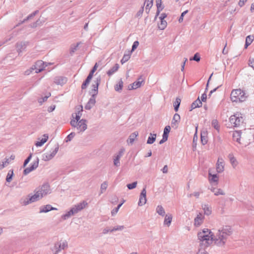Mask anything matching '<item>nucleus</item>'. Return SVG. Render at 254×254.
Masks as SVG:
<instances>
[{
  "label": "nucleus",
  "instance_id": "obj_1",
  "mask_svg": "<svg viewBox=\"0 0 254 254\" xmlns=\"http://www.w3.org/2000/svg\"><path fill=\"white\" fill-rule=\"evenodd\" d=\"M233 230L229 226L220 227L213 233V244L220 248H225Z\"/></svg>",
  "mask_w": 254,
  "mask_h": 254
},
{
  "label": "nucleus",
  "instance_id": "obj_2",
  "mask_svg": "<svg viewBox=\"0 0 254 254\" xmlns=\"http://www.w3.org/2000/svg\"><path fill=\"white\" fill-rule=\"evenodd\" d=\"M197 238L200 244L205 247L213 244V233L210 229L205 228L198 232Z\"/></svg>",
  "mask_w": 254,
  "mask_h": 254
},
{
  "label": "nucleus",
  "instance_id": "obj_3",
  "mask_svg": "<svg viewBox=\"0 0 254 254\" xmlns=\"http://www.w3.org/2000/svg\"><path fill=\"white\" fill-rule=\"evenodd\" d=\"M88 205V203L86 201H82L77 204L73 206L70 209L66 212V213L62 215L61 218L63 220H65L74 214L77 213L82 209L85 208Z\"/></svg>",
  "mask_w": 254,
  "mask_h": 254
},
{
  "label": "nucleus",
  "instance_id": "obj_4",
  "mask_svg": "<svg viewBox=\"0 0 254 254\" xmlns=\"http://www.w3.org/2000/svg\"><path fill=\"white\" fill-rule=\"evenodd\" d=\"M51 192V190L50 185L48 183H45L35 190L34 195L36 197L37 200H39Z\"/></svg>",
  "mask_w": 254,
  "mask_h": 254
},
{
  "label": "nucleus",
  "instance_id": "obj_5",
  "mask_svg": "<svg viewBox=\"0 0 254 254\" xmlns=\"http://www.w3.org/2000/svg\"><path fill=\"white\" fill-rule=\"evenodd\" d=\"M70 124L72 127L76 129L78 133L84 132L87 128V121L85 119L78 121L71 120Z\"/></svg>",
  "mask_w": 254,
  "mask_h": 254
},
{
  "label": "nucleus",
  "instance_id": "obj_6",
  "mask_svg": "<svg viewBox=\"0 0 254 254\" xmlns=\"http://www.w3.org/2000/svg\"><path fill=\"white\" fill-rule=\"evenodd\" d=\"M245 93L240 89L233 90L231 93V99L233 102H242L246 100Z\"/></svg>",
  "mask_w": 254,
  "mask_h": 254
},
{
  "label": "nucleus",
  "instance_id": "obj_7",
  "mask_svg": "<svg viewBox=\"0 0 254 254\" xmlns=\"http://www.w3.org/2000/svg\"><path fill=\"white\" fill-rule=\"evenodd\" d=\"M229 121L233 127H239L243 123V116L241 113H236L230 117Z\"/></svg>",
  "mask_w": 254,
  "mask_h": 254
},
{
  "label": "nucleus",
  "instance_id": "obj_8",
  "mask_svg": "<svg viewBox=\"0 0 254 254\" xmlns=\"http://www.w3.org/2000/svg\"><path fill=\"white\" fill-rule=\"evenodd\" d=\"M67 247V242L65 240H60L57 242L52 248V251L53 254H58L62 250L65 249Z\"/></svg>",
  "mask_w": 254,
  "mask_h": 254
},
{
  "label": "nucleus",
  "instance_id": "obj_9",
  "mask_svg": "<svg viewBox=\"0 0 254 254\" xmlns=\"http://www.w3.org/2000/svg\"><path fill=\"white\" fill-rule=\"evenodd\" d=\"M38 201L34 194H29L27 196L22 197L19 200V203L22 206H26L29 204Z\"/></svg>",
  "mask_w": 254,
  "mask_h": 254
},
{
  "label": "nucleus",
  "instance_id": "obj_10",
  "mask_svg": "<svg viewBox=\"0 0 254 254\" xmlns=\"http://www.w3.org/2000/svg\"><path fill=\"white\" fill-rule=\"evenodd\" d=\"M59 150V146L56 145L52 148L49 152L44 153L42 155V160L48 161L51 160L57 153Z\"/></svg>",
  "mask_w": 254,
  "mask_h": 254
},
{
  "label": "nucleus",
  "instance_id": "obj_11",
  "mask_svg": "<svg viewBox=\"0 0 254 254\" xmlns=\"http://www.w3.org/2000/svg\"><path fill=\"white\" fill-rule=\"evenodd\" d=\"M47 66V63H44L42 61H38L32 66L33 67L34 69L35 70V72L38 73L44 70L45 68Z\"/></svg>",
  "mask_w": 254,
  "mask_h": 254
},
{
  "label": "nucleus",
  "instance_id": "obj_12",
  "mask_svg": "<svg viewBox=\"0 0 254 254\" xmlns=\"http://www.w3.org/2000/svg\"><path fill=\"white\" fill-rule=\"evenodd\" d=\"M204 220V215L202 213L199 212L194 219L193 225L195 227H199L203 224Z\"/></svg>",
  "mask_w": 254,
  "mask_h": 254
},
{
  "label": "nucleus",
  "instance_id": "obj_13",
  "mask_svg": "<svg viewBox=\"0 0 254 254\" xmlns=\"http://www.w3.org/2000/svg\"><path fill=\"white\" fill-rule=\"evenodd\" d=\"M225 161L221 157H219L216 165V171L218 173H222L224 171Z\"/></svg>",
  "mask_w": 254,
  "mask_h": 254
},
{
  "label": "nucleus",
  "instance_id": "obj_14",
  "mask_svg": "<svg viewBox=\"0 0 254 254\" xmlns=\"http://www.w3.org/2000/svg\"><path fill=\"white\" fill-rule=\"evenodd\" d=\"M208 180L211 185L216 186L218 183L219 176L217 174H212L211 170H209Z\"/></svg>",
  "mask_w": 254,
  "mask_h": 254
},
{
  "label": "nucleus",
  "instance_id": "obj_15",
  "mask_svg": "<svg viewBox=\"0 0 254 254\" xmlns=\"http://www.w3.org/2000/svg\"><path fill=\"white\" fill-rule=\"evenodd\" d=\"M39 158H37L36 160L33 161L29 167L26 168L23 171V174L26 175L32 171L35 170L39 165Z\"/></svg>",
  "mask_w": 254,
  "mask_h": 254
},
{
  "label": "nucleus",
  "instance_id": "obj_16",
  "mask_svg": "<svg viewBox=\"0 0 254 254\" xmlns=\"http://www.w3.org/2000/svg\"><path fill=\"white\" fill-rule=\"evenodd\" d=\"M146 190L145 188H143L141 190L139 196V199L138 202L139 206H142L146 203Z\"/></svg>",
  "mask_w": 254,
  "mask_h": 254
},
{
  "label": "nucleus",
  "instance_id": "obj_17",
  "mask_svg": "<svg viewBox=\"0 0 254 254\" xmlns=\"http://www.w3.org/2000/svg\"><path fill=\"white\" fill-rule=\"evenodd\" d=\"M228 158L230 161V163L233 169H236L239 165V162L237 158L235 157L233 153H229L228 155Z\"/></svg>",
  "mask_w": 254,
  "mask_h": 254
},
{
  "label": "nucleus",
  "instance_id": "obj_18",
  "mask_svg": "<svg viewBox=\"0 0 254 254\" xmlns=\"http://www.w3.org/2000/svg\"><path fill=\"white\" fill-rule=\"evenodd\" d=\"M125 151L124 149H121L119 152L114 156V164L116 166H119L120 165V159L123 156Z\"/></svg>",
  "mask_w": 254,
  "mask_h": 254
},
{
  "label": "nucleus",
  "instance_id": "obj_19",
  "mask_svg": "<svg viewBox=\"0 0 254 254\" xmlns=\"http://www.w3.org/2000/svg\"><path fill=\"white\" fill-rule=\"evenodd\" d=\"M165 218L163 222V225L167 227H169L172 223L173 215L171 213H167L165 215Z\"/></svg>",
  "mask_w": 254,
  "mask_h": 254
},
{
  "label": "nucleus",
  "instance_id": "obj_20",
  "mask_svg": "<svg viewBox=\"0 0 254 254\" xmlns=\"http://www.w3.org/2000/svg\"><path fill=\"white\" fill-rule=\"evenodd\" d=\"M201 208L203 211L204 214L206 216H209L212 213L211 206L207 204H203L201 205Z\"/></svg>",
  "mask_w": 254,
  "mask_h": 254
},
{
  "label": "nucleus",
  "instance_id": "obj_21",
  "mask_svg": "<svg viewBox=\"0 0 254 254\" xmlns=\"http://www.w3.org/2000/svg\"><path fill=\"white\" fill-rule=\"evenodd\" d=\"M57 210V208L55 207H52L51 205L48 204L44 206H42L40 207V211L39 212L40 213H46L48 212L51 210Z\"/></svg>",
  "mask_w": 254,
  "mask_h": 254
},
{
  "label": "nucleus",
  "instance_id": "obj_22",
  "mask_svg": "<svg viewBox=\"0 0 254 254\" xmlns=\"http://www.w3.org/2000/svg\"><path fill=\"white\" fill-rule=\"evenodd\" d=\"M78 110V111L76 113L72 114L71 120H74L75 121L81 120L80 118L82 116V107L80 106Z\"/></svg>",
  "mask_w": 254,
  "mask_h": 254
},
{
  "label": "nucleus",
  "instance_id": "obj_23",
  "mask_svg": "<svg viewBox=\"0 0 254 254\" xmlns=\"http://www.w3.org/2000/svg\"><path fill=\"white\" fill-rule=\"evenodd\" d=\"M66 81V78L62 76L56 77L54 79V82L57 85H63L65 84Z\"/></svg>",
  "mask_w": 254,
  "mask_h": 254
},
{
  "label": "nucleus",
  "instance_id": "obj_24",
  "mask_svg": "<svg viewBox=\"0 0 254 254\" xmlns=\"http://www.w3.org/2000/svg\"><path fill=\"white\" fill-rule=\"evenodd\" d=\"M138 135V132L137 131H134L131 133L129 136L128 139L127 140V142L128 144H132L135 138Z\"/></svg>",
  "mask_w": 254,
  "mask_h": 254
},
{
  "label": "nucleus",
  "instance_id": "obj_25",
  "mask_svg": "<svg viewBox=\"0 0 254 254\" xmlns=\"http://www.w3.org/2000/svg\"><path fill=\"white\" fill-rule=\"evenodd\" d=\"M210 189L211 191L214 193L215 195L218 196L225 194V192L221 189L216 188L212 186Z\"/></svg>",
  "mask_w": 254,
  "mask_h": 254
},
{
  "label": "nucleus",
  "instance_id": "obj_26",
  "mask_svg": "<svg viewBox=\"0 0 254 254\" xmlns=\"http://www.w3.org/2000/svg\"><path fill=\"white\" fill-rule=\"evenodd\" d=\"M140 79H141V77L139 78V79H138V80H140ZM142 82H143L142 80H141V81L138 80V81L134 82L131 85H130L131 87H128L129 89V90L135 89H137V88L140 87L141 86Z\"/></svg>",
  "mask_w": 254,
  "mask_h": 254
},
{
  "label": "nucleus",
  "instance_id": "obj_27",
  "mask_svg": "<svg viewBox=\"0 0 254 254\" xmlns=\"http://www.w3.org/2000/svg\"><path fill=\"white\" fill-rule=\"evenodd\" d=\"M153 3V0H145L144 5H145L146 12L148 13L150 9L152 7Z\"/></svg>",
  "mask_w": 254,
  "mask_h": 254
},
{
  "label": "nucleus",
  "instance_id": "obj_28",
  "mask_svg": "<svg viewBox=\"0 0 254 254\" xmlns=\"http://www.w3.org/2000/svg\"><path fill=\"white\" fill-rule=\"evenodd\" d=\"M180 121V116L178 114H175L174 116L172 121V127H177L179 122Z\"/></svg>",
  "mask_w": 254,
  "mask_h": 254
},
{
  "label": "nucleus",
  "instance_id": "obj_29",
  "mask_svg": "<svg viewBox=\"0 0 254 254\" xmlns=\"http://www.w3.org/2000/svg\"><path fill=\"white\" fill-rule=\"evenodd\" d=\"M119 68V65L118 64H115L114 66L111 68L107 72L108 76H110L116 72Z\"/></svg>",
  "mask_w": 254,
  "mask_h": 254
},
{
  "label": "nucleus",
  "instance_id": "obj_30",
  "mask_svg": "<svg viewBox=\"0 0 254 254\" xmlns=\"http://www.w3.org/2000/svg\"><path fill=\"white\" fill-rule=\"evenodd\" d=\"M43 136L44 138H42L40 141H38L35 143V145L37 147L42 146L48 140V135L46 134H45Z\"/></svg>",
  "mask_w": 254,
  "mask_h": 254
},
{
  "label": "nucleus",
  "instance_id": "obj_31",
  "mask_svg": "<svg viewBox=\"0 0 254 254\" xmlns=\"http://www.w3.org/2000/svg\"><path fill=\"white\" fill-rule=\"evenodd\" d=\"M241 136V132L240 131H235L233 133V140L239 143H240Z\"/></svg>",
  "mask_w": 254,
  "mask_h": 254
},
{
  "label": "nucleus",
  "instance_id": "obj_32",
  "mask_svg": "<svg viewBox=\"0 0 254 254\" xmlns=\"http://www.w3.org/2000/svg\"><path fill=\"white\" fill-rule=\"evenodd\" d=\"M156 212L158 215L161 216H164L165 215V211L162 205H159L156 207Z\"/></svg>",
  "mask_w": 254,
  "mask_h": 254
},
{
  "label": "nucleus",
  "instance_id": "obj_33",
  "mask_svg": "<svg viewBox=\"0 0 254 254\" xmlns=\"http://www.w3.org/2000/svg\"><path fill=\"white\" fill-rule=\"evenodd\" d=\"M202 106L201 101L198 98L195 101H194L191 105V110L194 109L197 107H200Z\"/></svg>",
  "mask_w": 254,
  "mask_h": 254
},
{
  "label": "nucleus",
  "instance_id": "obj_34",
  "mask_svg": "<svg viewBox=\"0 0 254 254\" xmlns=\"http://www.w3.org/2000/svg\"><path fill=\"white\" fill-rule=\"evenodd\" d=\"M38 12V10H36L34 12H33V13H32L31 14H30V15H29L26 18L24 19L23 21H21L20 22L18 23L16 25L15 27H17V26H18L19 25H20L21 24L25 22V21H26L27 20H29L30 19H31L32 18H33L34 16H35V15Z\"/></svg>",
  "mask_w": 254,
  "mask_h": 254
},
{
  "label": "nucleus",
  "instance_id": "obj_35",
  "mask_svg": "<svg viewBox=\"0 0 254 254\" xmlns=\"http://www.w3.org/2000/svg\"><path fill=\"white\" fill-rule=\"evenodd\" d=\"M156 134L155 133H150V136L148 137V139L147 140V143L149 144H151L154 143V142L156 140Z\"/></svg>",
  "mask_w": 254,
  "mask_h": 254
},
{
  "label": "nucleus",
  "instance_id": "obj_36",
  "mask_svg": "<svg viewBox=\"0 0 254 254\" xmlns=\"http://www.w3.org/2000/svg\"><path fill=\"white\" fill-rule=\"evenodd\" d=\"M100 82H101V77L99 76L94 80V82L92 84V88L95 89H96V90H98V86L100 83Z\"/></svg>",
  "mask_w": 254,
  "mask_h": 254
},
{
  "label": "nucleus",
  "instance_id": "obj_37",
  "mask_svg": "<svg viewBox=\"0 0 254 254\" xmlns=\"http://www.w3.org/2000/svg\"><path fill=\"white\" fill-rule=\"evenodd\" d=\"M254 39V36L253 35H249L246 37L245 48H247L253 42Z\"/></svg>",
  "mask_w": 254,
  "mask_h": 254
},
{
  "label": "nucleus",
  "instance_id": "obj_38",
  "mask_svg": "<svg viewBox=\"0 0 254 254\" xmlns=\"http://www.w3.org/2000/svg\"><path fill=\"white\" fill-rule=\"evenodd\" d=\"M123 81L122 79L120 80L118 83L115 86V89L116 91L120 92L123 87Z\"/></svg>",
  "mask_w": 254,
  "mask_h": 254
},
{
  "label": "nucleus",
  "instance_id": "obj_39",
  "mask_svg": "<svg viewBox=\"0 0 254 254\" xmlns=\"http://www.w3.org/2000/svg\"><path fill=\"white\" fill-rule=\"evenodd\" d=\"M25 48V45L22 42L18 43L16 45V49L18 53L21 52Z\"/></svg>",
  "mask_w": 254,
  "mask_h": 254
},
{
  "label": "nucleus",
  "instance_id": "obj_40",
  "mask_svg": "<svg viewBox=\"0 0 254 254\" xmlns=\"http://www.w3.org/2000/svg\"><path fill=\"white\" fill-rule=\"evenodd\" d=\"M212 126L218 131L220 130V126L218 124V122L216 119H213L211 122Z\"/></svg>",
  "mask_w": 254,
  "mask_h": 254
},
{
  "label": "nucleus",
  "instance_id": "obj_41",
  "mask_svg": "<svg viewBox=\"0 0 254 254\" xmlns=\"http://www.w3.org/2000/svg\"><path fill=\"white\" fill-rule=\"evenodd\" d=\"M167 25V22L164 19H160V23L158 24V28L161 30L164 29Z\"/></svg>",
  "mask_w": 254,
  "mask_h": 254
},
{
  "label": "nucleus",
  "instance_id": "obj_42",
  "mask_svg": "<svg viewBox=\"0 0 254 254\" xmlns=\"http://www.w3.org/2000/svg\"><path fill=\"white\" fill-rule=\"evenodd\" d=\"M181 102V99L179 98H177L175 102L174 103V110L176 112L178 111Z\"/></svg>",
  "mask_w": 254,
  "mask_h": 254
},
{
  "label": "nucleus",
  "instance_id": "obj_43",
  "mask_svg": "<svg viewBox=\"0 0 254 254\" xmlns=\"http://www.w3.org/2000/svg\"><path fill=\"white\" fill-rule=\"evenodd\" d=\"M108 183L107 182H104L100 187V194L104 193L108 187Z\"/></svg>",
  "mask_w": 254,
  "mask_h": 254
},
{
  "label": "nucleus",
  "instance_id": "obj_44",
  "mask_svg": "<svg viewBox=\"0 0 254 254\" xmlns=\"http://www.w3.org/2000/svg\"><path fill=\"white\" fill-rule=\"evenodd\" d=\"M13 175V170H10L7 174V176H6V181L7 182L10 183L11 181Z\"/></svg>",
  "mask_w": 254,
  "mask_h": 254
},
{
  "label": "nucleus",
  "instance_id": "obj_45",
  "mask_svg": "<svg viewBox=\"0 0 254 254\" xmlns=\"http://www.w3.org/2000/svg\"><path fill=\"white\" fill-rule=\"evenodd\" d=\"M170 129H171V127L169 126H166L164 129L163 136H164L168 139V133H169Z\"/></svg>",
  "mask_w": 254,
  "mask_h": 254
},
{
  "label": "nucleus",
  "instance_id": "obj_46",
  "mask_svg": "<svg viewBox=\"0 0 254 254\" xmlns=\"http://www.w3.org/2000/svg\"><path fill=\"white\" fill-rule=\"evenodd\" d=\"M9 163V159H5V160L0 163V169L1 170L4 168L5 167L7 166Z\"/></svg>",
  "mask_w": 254,
  "mask_h": 254
},
{
  "label": "nucleus",
  "instance_id": "obj_47",
  "mask_svg": "<svg viewBox=\"0 0 254 254\" xmlns=\"http://www.w3.org/2000/svg\"><path fill=\"white\" fill-rule=\"evenodd\" d=\"M75 135V134L74 132H71L69 134H68L66 136V138L65 139V141L66 142H67L71 141L73 139V138L74 137Z\"/></svg>",
  "mask_w": 254,
  "mask_h": 254
},
{
  "label": "nucleus",
  "instance_id": "obj_48",
  "mask_svg": "<svg viewBox=\"0 0 254 254\" xmlns=\"http://www.w3.org/2000/svg\"><path fill=\"white\" fill-rule=\"evenodd\" d=\"M130 56L129 54L124 55L121 61V63L122 64H124L127 61H128L129 60V59H130Z\"/></svg>",
  "mask_w": 254,
  "mask_h": 254
},
{
  "label": "nucleus",
  "instance_id": "obj_49",
  "mask_svg": "<svg viewBox=\"0 0 254 254\" xmlns=\"http://www.w3.org/2000/svg\"><path fill=\"white\" fill-rule=\"evenodd\" d=\"M125 229V226H116L112 229V232L117 231H122Z\"/></svg>",
  "mask_w": 254,
  "mask_h": 254
},
{
  "label": "nucleus",
  "instance_id": "obj_50",
  "mask_svg": "<svg viewBox=\"0 0 254 254\" xmlns=\"http://www.w3.org/2000/svg\"><path fill=\"white\" fill-rule=\"evenodd\" d=\"M91 78H90V77H87V78L86 79V80H85V81L82 83V86H81V88L82 89H85L87 87V85L89 83L90 80H91Z\"/></svg>",
  "mask_w": 254,
  "mask_h": 254
},
{
  "label": "nucleus",
  "instance_id": "obj_51",
  "mask_svg": "<svg viewBox=\"0 0 254 254\" xmlns=\"http://www.w3.org/2000/svg\"><path fill=\"white\" fill-rule=\"evenodd\" d=\"M91 78H90V77H87V78L86 79V80H85V81L82 83V86H81V88L82 89H85L87 87V85L89 83L90 80H91Z\"/></svg>",
  "mask_w": 254,
  "mask_h": 254
},
{
  "label": "nucleus",
  "instance_id": "obj_52",
  "mask_svg": "<svg viewBox=\"0 0 254 254\" xmlns=\"http://www.w3.org/2000/svg\"><path fill=\"white\" fill-rule=\"evenodd\" d=\"M124 202V201H123V202L122 203H121V204H119L118 206H117V207H116V208H115L112 210L111 214L113 216L115 215L118 212L120 208L123 205Z\"/></svg>",
  "mask_w": 254,
  "mask_h": 254
},
{
  "label": "nucleus",
  "instance_id": "obj_53",
  "mask_svg": "<svg viewBox=\"0 0 254 254\" xmlns=\"http://www.w3.org/2000/svg\"><path fill=\"white\" fill-rule=\"evenodd\" d=\"M137 184V182H134L131 184H127V186L129 190H132L136 187Z\"/></svg>",
  "mask_w": 254,
  "mask_h": 254
},
{
  "label": "nucleus",
  "instance_id": "obj_54",
  "mask_svg": "<svg viewBox=\"0 0 254 254\" xmlns=\"http://www.w3.org/2000/svg\"><path fill=\"white\" fill-rule=\"evenodd\" d=\"M200 58L197 53H196L194 56L190 59V61L193 60L196 62H199L200 61Z\"/></svg>",
  "mask_w": 254,
  "mask_h": 254
},
{
  "label": "nucleus",
  "instance_id": "obj_55",
  "mask_svg": "<svg viewBox=\"0 0 254 254\" xmlns=\"http://www.w3.org/2000/svg\"><path fill=\"white\" fill-rule=\"evenodd\" d=\"M32 156V154L31 153L29 156L27 158V159L24 161L23 164V167H25L27 164L29 162L30 160L31 159Z\"/></svg>",
  "mask_w": 254,
  "mask_h": 254
},
{
  "label": "nucleus",
  "instance_id": "obj_56",
  "mask_svg": "<svg viewBox=\"0 0 254 254\" xmlns=\"http://www.w3.org/2000/svg\"><path fill=\"white\" fill-rule=\"evenodd\" d=\"M144 10V6H142L141 8L137 11V12L136 14V17H140L141 16Z\"/></svg>",
  "mask_w": 254,
  "mask_h": 254
},
{
  "label": "nucleus",
  "instance_id": "obj_57",
  "mask_svg": "<svg viewBox=\"0 0 254 254\" xmlns=\"http://www.w3.org/2000/svg\"><path fill=\"white\" fill-rule=\"evenodd\" d=\"M188 10H186V11H184L182 13V14H181V15L179 19V21L180 23L183 22V19H184V16H185V15L186 14H187L188 13Z\"/></svg>",
  "mask_w": 254,
  "mask_h": 254
},
{
  "label": "nucleus",
  "instance_id": "obj_58",
  "mask_svg": "<svg viewBox=\"0 0 254 254\" xmlns=\"http://www.w3.org/2000/svg\"><path fill=\"white\" fill-rule=\"evenodd\" d=\"M90 94L91 95V97H95L96 98V96L98 94V90H96V89H93L91 90V91H90Z\"/></svg>",
  "mask_w": 254,
  "mask_h": 254
},
{
  "label": "nucleus",
  "instance_id": "obj_59",
  "mask_svg": "<svg viewBox=\"0 0 254 254\" xmlns=\"http://www.w3.org/2000/svg\"><path fill=\"white\" fill-rule=\"evenodd\" d=\"M139 45V42L137 41H135L133 42V45L132 46L131 51H133L137 48V47Z\"/></svg>",
  "mask_w": 254,
  "mask_h": 254
},
{
  "label": "nucleus",
  "instance_id": "obj_60",
  "mask_svg": "<svg viewBox=\"0 0 254 254\" xmlns=\"http://www.w3.org/2000/svg\"><path fill=\"white\" fill-rule=\"evenodd\" d=\"M34 68L33 66H32L31 67H30L29 69H27L24 72V74L26 75H29L33 70H34Z\"/></svg>",
  "mask_w": 254,
  "mask_h": 254
},
{
  "label": "nucleus",
  "instance_id": "obj_61",
  "mask_svg": "<svg viewBox=\"0 0 254 254\" xmlns=\"http://www.w3.org/2000/svg\"><path fill=\"white\" fill-rule=\"evenodd\" d=\"M95 99V97H91L88 102L89 103V104H91V105L94 106L96 103Z\"/></svg>",
  "mask_w": 254,
  "mask_h": 254
},
{
  "label": "nucleus",
  "instance_id": "obj_62",
  "mask_svg": "<svg viewBox=\"0 0 254 254\" xmlns=\"http://www.w3.org/2000/svg\"><path fill=\"white\" fill-rule=\"evenodd\" d=\"M109 232H112V229H110L108 227L105 228L103 229L102 233L104 235L107 234Z\"/></svg>",
  "mask_w": 254,
  "mask_h": 254
},
{
  "label": "nucleus",
  "instance_id": "obj_63",
  "mask_svg": "<svg viewBox=\"0 0 254 254\" xmlns=\"http://www.w3.org/2000/svg\"><path fill=\"white\" fill-rule=\"evenodd\" d=\"M196 254H209L204 249H199Z\"/></svg>",
  "mask_w": 254,
  "mask_h": 254
},
{
  "label": "nucleus",
  "instance_id": "obj_64",
  "mask_svg": "<svg viewBox=\"0 0 254 254\" xmlns=\"http://www.w3.org/2000/svg\"><path fill=\"white\" fill-rule=\"evenodd\" d=\"M50 95V94H49V95L48 96H46L43 98L39 99L38 100L40 104H42V103L44 102L45 101H46L47 100V99L48 98V97H49Z\"/></svg>",
  "mask_w": 254,
  "mask_h": 254
}]
</instances>
